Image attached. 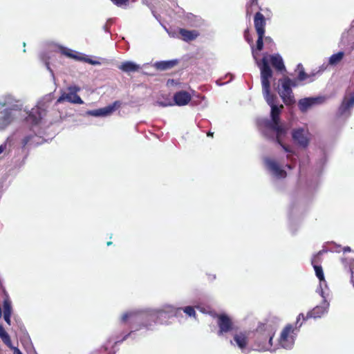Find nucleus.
Masks as SVG:
<instances>
[{
    "instance_id": "nucleus-1",
    "label": "nucleus",
    "mask_w": 354,
    "mask_h": 354,
    "mask_svg": "<svg viewBox=\"0 0 354 354\" xmlns=\"http://www.w3.org/2000/svg\"><path fill=\"white\" fill-rule=\"evenodd\" d=\"M258 38L256 45L252 44L251 51L252 57L256 64L260 69L261 80L262 85V92L264 99L267 104L270 106V118H263L258 121V124L261 128L262 134L268 140L277 142L281 148L287 153L286 158L291 162L286 164V167L289 169L295 168L297 154L289 146L283 144V140L288 136L290 126L281 121V114L283 109L282 104H277V97L270 93V80L273 75V71L268 64V55H263L261 60L258 58L259 52L263 48L264 35L257 33Z\"/></svg>"
},
{
    "instance_id": "nucleus-2",
    "label": "nucleus",
    "mask_w": 354,
    "mask_h": 354,
    "mask_svg": "<svg viewBox=\"0 0 354 354\" xmlns=\"http://www.w3.org/2000/svg\"><path fill=\"white\" fill-rule=\"evenodd\" d=\"M174 308L170 306L157 308H133L124 311L118 319L120 326L131 324V330L115 335V344H120L131 338L138 337L147 331H153L157 325L168 326L169 318L173 315Z\"/></svg>"
},
{
    "instance_id": "nucleus-3",
    "label": "nucleus",
    "mask_w": 354,
    "mask_h": 354,
    "mask_svg": "<svg viewBox=\"0 0 354 354\" xmlns=\"http://www.w3.org/2000/svg\"><path fill=\"white\" fill-rule=\"evenodd\" d=\"M50 103V95H46L31 110L24 109V111L27 114L26 117L24 119V132L27 128H29L31 131L28 135H24V147L26 145L37 146L42 143L43 139L37 136L39 131L38 125L46 115Z\"/></svg>"
},
{
    "instance_id": "nucleus-4",
    "label": "nucleus",
    "mask_w": 354,
    "mask_h": 354,
    "mask_svg": "<svg viewBox=\"0 0 354 354\" xmlns=\"http://www.w3.org/2000/svg\"><path fill=\"white\" fill-rule=\"evenodd\" d=\"M216 324L218 328L217 335L229 341L231 346L237 347L244 354L249 353L248 333L236 326L232 318L225 313L217 315Z\"/></svg>"
},
{
    "instance_id": "nucleus-5",
    "label": "nucleus",
    "mask_w": 354,
    "mask_h": 354,
    "mask_svg": "<svg viewBox=\"0 0 354 354\" xmlns=\"http://www.w3.org/2000/svg\"><path fill=\"white\" fill-rule=\"evenodd\" d=\"M275 334L273 326L270 324H260L256 330L254 343L255 350L258 351H270L274 352L275 349H272V339Z\"/></svg>"
},
{
    "instance_id": "nucleus-6",
    "label": "nucleus",
    "mask_w": 354,
    "mask_h": 354,
    "mask_svg": "<svg viewBox=\"0 0 354 354\" xmlns=\"http://www.w3.org/2000/svg\"><path fill=\"white\" fill-rule=\"evenodd\" d=\"M303 322L295 324V327L293 328L291 324H288L282 330L280 337L279 339V345L286 350H290L293 348L295 341V337L297 335L299 328L302 326Z\"/></svg>"
},
{
    "instance_id": "nucleus-7",
    "label": "nucleus",
    "mask_w": 354,
    "mask_h": 354,
    "mask_svg": "<svg viewBox=\"0 0 354 354\" xmlns=\"http://www.w3.org/2000/svg\"><path fill=\"white\" fill-rule=\"evenodd\" d=\"M81 90L80 87L77 85H70L67 87L68 92H62L61 95L56 100L55 105L57 106L64 101H67L72 104H84V101L77 95Z\"/></svg>"
},
{
    "instance_id": "nucleus-8",
    "label": "nucleus",
    "mask_w": 354,
    "mask_h": 354,
    "mask_svg": "<svg viewBox=\"0 0 354 354\" xmlns=\"http://www.w3.org/2000/svg\"><path fill=\"white\" fill-rule=\"evenodd\" d=\"M330 303L326 298H322V301L319 305L316 306L311 310L308 311L306 316L305 317L303 313H300L296 321V324H300V319L302 318L304 321L310 319H318L321 318L323 315L326 314L328 311Z\"/></svg>"
},
{
    "instance_id": "nucleus-9",
    "label": "nucleus",
    "mask_w": 354,
    "mask_h": 354,
    "mask_svg": "<svg viewBox=\"0 0 354 354\" xmlns=\"http://www.w3.org/2000/svg\"><path fill=\"white\" fill-rule=\"evenodd\" d=\"M263 162L267 171L273 178L281 180L286 178L287 172L276 160L265 157Z\"/></svg>"
},
{
    "instance_id": "nucleus-10",
    "label": "nucleus",
    "mask_w": 354,
    "mask_h": 354,
    "mask_svg": "<svg viewBox=\"0 0 354 354\" xmlns=\"http://www.w3.org/2000/svg\"><path fill=\"white\" fill-rule=\"evenodd\" d=\"M280 82L281 89L279 91V94L281 97L283 103L287 106H291L294 104L295 103V100L290 84L292 79L288 77H286L280 80Z\"/></svg>"
},
{
    "instance_id": "nucleus-11",
    "label": "nucleus",
    "mask_w": 354,
    "mask_h": 354,
    "mask_svg": "<svg viewBox=\"0 0 354 354\" xmlns=\"http://www.w3.org/2000/svg\"><path fill=\"white\" fill-rule=\"evenodd\" d=\"M59 48L62 55H64L68 57L72 58L76 61L86 62V63L90 64L93 66L101 65L100 62H99L97 60L93 59L90 58L88 55H86L84 53H79L75 50H71L67 47L63 46H59Z\"/></svg>"
},
{
    "instance_id": "nucleus-12",
    "label": "nucleus",
    "mask_w": 354,
    "mask_h": 354,
    "mask_svg": "<svg viewBox=\"0 0 354 354\" xmlns=\"http://www.w3.org/2000/svg\"><path fill=\"white\" fill-rule=\"evenodd\" d=\"M325 96H313L301 98L298 101V107L302 113L306 112L311 107L325 102Z\"/></svg>"
},
{
    "instance_id": "nucleus-13",
    "label": "nucleus",
    "mask_w": 354,
    "mask_h": 354,
    "mask_svg": "<svg viewBox=\"0 0 354 354\" xmlns=\"http://www.w3.org/2000/svg\"><path fill=\"white\" fill-rule=\"evenodd\" d=\"M120 105L121 102L120 101H115L111 104H109L105 107L95 110L87 111L85 112L84 115H89L93 117H106L110 115Z\"/></svg>"
},
{
    "instance_id": "nucleus-14",
    "label": "nucleus",
    "mask_w": 354,
    "mask_h": 354,
    "mask_svg": "<svg viewBox=\"0 0 354 354\" xmlns=\"http://www.w3.org/2000/svg\"><path fill=\"white\" fill-rule=\"evenodd\" d=\"M292 138L294 143L297 145L306 148L309 145V139L306 136V131L304 128L299 127L292 131Z\"/></svg>"
},
{
    "instance_id": "nucleus-15",
    "label": "nucleus",
    "mask_w": 354,
    "mask_h": 354,
    "mask_svg": "<svg viewBox=\"0 0 354 354\" xmlns=\"http://www.w3.org/2000/svg\"><path fill=\"white\" fill-rule=\"evenodd\" d=\"M17 102L18 101H16L11 95H5L0 99V106L6 107L4 110H9L19 117L21 115V109L20 106L17 104Z\"/></svg>"
},
{
    "instance_id": "nucleus-16",
    "label": "nucleus",
    "mask_w": 354,
    "mask_h": 354,
    "mask_svg": "<svg viewBox=\"0 0 354 354\" xmlns=\"http://www.w3.org/2000/svg\"><path fill=\"white\" fill-rule=\"evenodd\" d=\"M268 64H270L278 72H284L286 71L283 59L279 53L268 55Z\"/></svg>"
},
{
    "instance_id": "nucleus-17",
    "label": "nucleus",
    "mask_w": 354,
    "mask_h": 354,
    "mask_svg": "<svg viewBox=\"0 0 354 354\" xmlns=\"http://www.w3.org/2000/svg\"><path fill=\"white\" fill-rule=\"evenodd\" d=\"M324 252H326L324 250L319 251L316 254L313 255L311 259V264L314 268L315 275L319 280H322V279L325 278L322 267L319 265L320 256Z\"/></svg>"
},
{
    "instance_id": "nucleus-18",
    "label": "nucleus",
    "mask_w": 354,
    "mask_h": 354,
    "mask_svg": "<svg viewBox=\"0 0 354 354\" xmlns=\"http://www.w3.org/2000/svg\"><path fill=\"white\" fill-rule=\"evenodd\" d=\"M17 118V114L12 113L11 111H9V110L0 111V131L5 129Z\"/></svg>"
},
{
    "instance_id": "nucleus-19",
    "label": "nucleus",
    "mask_w": 354,
    "mask_h": 354,
    "mask_svg": "<svg viewBox=\"0 0 354 354\" xmlns=\"http://www.w3.org/2000/svg\"><path fill=\"white\" fill-rule=\"evenodd\" d=\"M174 105L179 106L187 105L192 99L191 95L185 91H179L174 94Z\"/></svg>"
},
{
    "instance_id": "nucleus-20",
    "label": "nucleus",
    "mask_w": 354,
    "mask_h": 354,
    "mask_svg": "<svg viewBox=\"0 0 354 354\" xmlns=\"http://www.w3.org/2000/svg\"><path fill=\"white\" fill-rule=\"evenodd\" d=\"M170 306L171 307H173L174 308V311H173V315L171 316L169 319H170L171 318L174 317H176V313L179 310H183L188 317H192V318H194V319H196V310L194 309V307L192 306H186L185 307H180V308H176L174 306L171 305V304H165L162 306H160V307H162L164 306ZM169 321V320H168ZM169 323H171L170 322H169ZM170 324H169L168 325H169Z\"/></svg>"
},
{
    "instance_id": "nucleus-21",
    "label": "nucleus",
    "mask_w": 354,
    "mask_h": 354,
    "mask_svg": "<svg viewBox=\"0 0 354 354\" xmlns=\"http://www.w3.org/2000/svg\"><path fill=\"white\" fill-rule=\"evenodd\" d=\"M266 24L264 15L261 12H257L254 17V25L257 33L265 34Z\"/></svg>"
},
{
    "instance_id": "nucleus-22",
    "label": "nucleus",
    "mask_w": 354,
    "mask_h": 354,
    "mask_svg": "<svg viewBox=\"0 0 354 354\" xmlns=\"http://www.w3.org/2000/svg\"><path fill=\"white\" fill-rule=\"evenodd\" d=\"M354 106V91L350 95L348 98L345 97L338 109V113L340 115H344L348 110Z\"/></svg>"
},
{
    "instance_id": "nucleus-23",
    "label": "nucleus",
    "mask_w": 354,
    "mask_h": 354,
    "mask_svg": "<svg viewBox=\"0 0 354 354\" xmlns=\"http://www.w3.org/2000/svg\"><path fill=\"white\" fill-rule=\"evenodd\" d=\"M0 337L1 338L2 341L4 342V344L7 346H8L11 349L14 350V354H22V353L21 352V351L19 348H17L12 345V342H11L9 335L6 331V330L4 329L3 326L1 324H0Z\"/></svg>"
},
{
    "instance_id": "nucleus-24",
    "label": "nucleus",
    "mask_w": 354,
    "mask_h": 354,
    "mask_svg": "<svg viewBox=\"0 0 354 354\" xmlns=\"http://www.w3.org/2000/svg\"><path fill=\"white\" fill-rule=\"evenodd\" d=\"M185 21L192 27L199 28L204 25V20L200 16L192 13H188L186 15Z\"/></svg>"
},
{
    "instance_id": "nucleus-25",
    "label": "nucleus",
    "mask_w": 354,
    "mask_h": 354,
    "mask_svg": "<svg viewBox=\"0 0 354 354\" xmlns=\"http://www.w3.org/2000/svg\"><path fill=\"white\" fill-rule=\"evenodd\" d=\"M178 64L177 59L158 61L154 63L153 66L159 71H166L175 66Z\"/></svg>"
},
{
    "instance_id": "nucleus-26",
    "label": "nucleus",
    "mask_w": 354,
    "mask_h": 354,
    "mask_svg": "<svg viewBox=\"0 0 354 354\" xmlns=\"http://www.w3.org/2000/svg\"><path fill=\"white\" fill-rule=\"evenodd\" d=\"M297 68H299V71L297 75V80L299 82H303L308 80V82H312L315 80V73H311L308 74L305 72L304 68L301 64L297 65Z\"/></svg>"
},
{
    "instance_id": "nucleus-27",
    "label": "nucleus",
    "mask_w": 354,
    "mask_h": 354,
    "mask_svg": "<svg viewBox=\"0 0 354 354\" xmlns=\"http://www.w3.org/2000/svg\"><path fill=\"white\" fill-rule=\"evenodd\" d=\"M19 142V136L17 137L15 133L11 135L7 138L6 141L3 144L0 145V154L2 153L7 149L8 146H9V147H15L17 145V144Z\"/></svg>"
},
{
    "instance_id": "nucleus-28",
    "label": "nucleus",
    "mask_w": 354,
    "mask_h": 354,
    "mask_svg": "<svg viewBox=\"0 0 354 354\" xmlns=\"http://www.w3.org/2000/svg\"><path fill=\"white\" fill-rule=\"evenodd\" d=\"M179 34L182 37V39L187 42L194 40L199 35V32L197 30H189L184 28L179 30Z\"/></svg>"
},
{
    "instance_id": "nucleus-29",
    "label": "nucleus",
    "mask_w": 354,
    "mask_h": 354,
    "mask_svg": "<svg viewBox=\"0 0 354 354\" xmlns=\"http://www.w3.org/2000/svg\"><path fill=\"white\" fill-rule=\"evenodd\" d=\"M140 65L132 61H126L122 62L118 68L125 73L136 72L140 69Z\"/></svg>"
},
{
    "instance_id": "nucleus-30",
    "label": "nucleus",
    "mask_w": 354,
    "mask_h": 354,
    "mask_svg": "<svg viewBox=\"0 0 354 354\" xmlns=\"http://www.w3.org/2000/svg\"><path fill=\"white\" fill-rule=\"evenodd\" d=\"M24 349L27 354H37L28 333L24 330Z\"/></svg>"
},
{
    "instance_id": "nucleus-31",
    "label": "nucleus",
    "mask_w": 354,
    "mask_h": 354,
    "mask_svg": "<svg viewBox=\"0 0 354 354\" xmlns=\"http://www.w3.org/2000/svg\"><path fill=\"white\" fill-rule=\"evenodd\" d=\"M316 292H317L322 298L327 299L330 295V290L327 286L326 281L325 278L319 280V285L316 289Z\"/></svg>"
},
{
    "instance_id": "nucleus-32",
    "label": "nucleus",
    "mask_w": 354,
    "mask_h": 354,
    "mask_svg": "<svg viewBox=\"0 0 354 354\" xmlns=\"http://www.w3.org/2000/svg\"><path fill=\"white\" fill-rule=\"evenodd\" d=\"M112 342V337H109L106 342L102 345V349L106 354H116L119 348L117 347L118 344H115V341Z\"/></svg>"
},
{
    "instance_id": "nucleus-33",
    "label": "nucleus",
    "mask_w": 354,
    "mask_h": 354,
    "mask_svg": "<svg viewBox=\"0 0 354 354\" xmlns=\"http://www.w3.org/2000/svg\"><path fill=\"white\" fill-rule=\"evenodd\" d=\"M344 57V51H339L337 53L332 55L328 59V65L335 66L339 63Z\"/></svg>"
},
{
    "instance_id": "nucleus-34",
    "label": "nucleus",
    "mask_w": 354,
    "mask_h": 354,
    "mask_svg": "<svg viewBox=\"0 0 354 354\" xmlns=\"http://www.w3.org/2000/svg\"><path fill=\"white\" fill-rule=\"evenodd\" d=\"M319 183H320V181H319L318 176L315 177V179L308 180V182H307L308 191L310 193L314 192L318 188Z\"/></svg>"
},
{
    "instance_id": "nucleus-35",
    "label": "nucleus",
    "mask_w": 354,
    "mask_h": 354,
    "mask_svg": "<svg viewBox=\"0 0 354 354\" xmlns=\"http://www.w3.org/2000/svg\"><path fill=\"white\" fill-rule=\"evenodd\" d=\"M40 59L44 62L46 69L50 73L51 76L55 78L54 73L52 68L50 66V63L48 62L49 57L47 56L46 53H42L40 55Z\"/></svg>"
},
{
    "instance_id": "nucleus-36",
    "label": "nucleus",
    "mask_w": 354,
    "mask_h": 354,
    "mask_svg": "<svg viewBox=\"0 0 354 354\" xmlns=\"http://www.w3.org/2000/svg\"><path fill=\"white\" fill-rule=\"evenodd\" d=\"M59 117L57 119H55L52 121H50V123H56V122H61L63 120H64L68 117H71L73 115V113L68 111H66V113H64L63 111H58Z\"/></svg>"
},
{
    "instance_id": "nucleus-37",
    "label": "nucleus",
    "mask_w": 354,
    "mask_h": 354,
    "mask_svg": "<svg viewBox=\"0 0 354 354\" xmlns=\"http://www.w3.org/2000/svg\"><path fill=\"white\" fill-rule=\"evenodd\" d=\"M3 306V315H11V313H12L11 302L8 296H6V298L4 299Z\"/></svg>"
},
{
    "instance_id": "nucleus-38",
    "label": "nucleus",
    "mask_w": 354,
    "mask_h": 354,
    "mask_svg": "<svg viewBox=\"0 0 354 354\" xmlns=\"http://www.w3.org/2000/svg\"><path fill=\"white\" fill-rule=\"evenodd\" d=\"M154 105L161 106V107H167V106H171L174 105L173 102L169 99H165L163 100H158L154 102Z\"/></svg>"
},
{
    "instance_id": "nucleus-39",
    "label": "nucleus",
    "mask_w": 354,
    "mask_h": 354,
    "mask_svg": "<svg viewBox=\"0 0 354 354\" xmlns=\"http://www.w3.org/2000/svg\"><path fill=\"white\" fill-rule=\"evenodd\" d=\"M243 37L245 40L251 46L253 44V38L252 35L250 34L249 28H246L243 32Z\"/></svg>"
},
{
    "instance_id": "nucleus-40",
    "label": "nucleus",
    "mask_w": 354,
    "mask_h": 354,
    "mask_svg": "<svg viewBox=\"0 0 354 354\" xmlns=\"http://www.w3.org/2000/svg\"><path fill=\"white\" fill-rule=\"evenodd\" d=\"M258 4V0H249L248 3H247L246 8H247V14H249L250 12H252V7L254 6H257Z\"/></svg>"
},
{
    "instance_id": "nucleus-41",
    "label": "nucleus",
    "mask_w": 354,
    "mask_h": 354,
    "mask_svg": "<svg viewBox=\"0 0 354 354\" xmlns=\"http://www.w3.org/2000/svg\"><path fill=\"white\" fill-rule=\"evenodd\" d=\"M115 6L118 7H121L123 5H125L129 0H111Z\"/></svg>"
},
{
    "instance_id": "nucleus-42",
    "label": "nucleus",
    "mask_w": 354,
    "mask_h": 354,
    "mask_svg": "<svg viewBox=\"0 0 354 354\" xmlns=\"http://www.w3.org/2000/svg\"><path fill=\"white\" fill-rule=\"evenodd\" d=\"M89 354H104V350L102 349V346L97 348L92 351Z\"/></svg>"
},
{
    "instance_id": "nucleus-43",
    "label": "nucleus",
    "mask_w": 354,
    "mask_h": 354,
    "mask_svg": "<svg viewBox=\"0 0 354 354\" xmlns=\"http://www.w3.org/2000/svg\"><path fill=\"white\" fill-rule=\"evenodd\" d=\"M264 41H265V43L267 44H274V41L272 40V39L268 36V37H265L264 36Z\"/></svg>"
},
{
    "instance_id": "nucleus-44",
    "label": "nucleus",
    "mask_w": 354,
    "mask_h": 354,
    "mask_svg": "<svg viewBox=\"0 0 354 354\" xmlns=\"http://www.w3.org/2000/svg\"><path fill=\"white\" fill-rule=\"evenodd\" d=\"M111 22V19H109L106 22V24L104 26V30L105 32H109L110 30H109V24Z\"/></svg>"
},
{
    "instance_id": "nucleus-45",
    "label": "nucleus",
    "mask_w": 354,
    "mask_h": 354,
    "mask_svg": "<svg viewBox=\"0 0 354 354\" xmlns=\"http://www.w3.org/2000/svg\"><path fill=\"white\" fill-rule=\"evenodd\" d=\"M298 82H299V81H298V80H297V77L296 79H295V80H292V82H291V83H290V84H291V87L292 88V87H296V86H297L299 85Z\"/></svg>"
},
{
    "instance_id": "nucleus-46",
    "label": "nucleus",
    "mask_w": 354,
    "mask_h": 354,
    "mask_svg": "<svg viewBox=\"0 0 354 354\" xmlns=\"http://www.w3.org/2000/svg\"><path fill=\"white\" fill-rule=\"evenodd\" d=\"M10 317H11V315H3L4 320L9 325L10 324Z\"/></svg>"
},
{
    "instance_id": "nucleus-47",
    "label": "nucleus",
    "mask_w": 354,
    "mask_h": 354,
    "mask_svg": "<svg viewBox=\"0 0 354 354\" xmlns=\"http://www.w3.org/2000/svg\"><path fill=\"white\" fill-rule=\"evenodd\" d=\"M326 67H327V65H325L324 64H323L319 67V71H317V73H322L323 71H324L326 69Z\"/></svg>"
},
{
    "instance_id": "nucleus-48",
    "label": "nucleus",
    "mask_w": 354,
    "mask_h": 354,
    "mask_svg": "<svg viewBox=\"0 0 354 354\" xmlns=\"http://www.w3.org/2000/svg\"><path fill=\"white\" fill-rule=\"evenodd\" d=\"M351 250V248L348 247V246H346V247H344L343 248V252H350Z\"/></svg>"
},
{
    "instance_id": "nucleus-49",
    "label": "nucleus",
    "mask_w": 354,
    "mask_h": 354,
    "mask_svg": "<svg viewBox=\"0 0 354 354\" xmlns=\"http://www.w3.org/2000/svg\"><path fill=\"white\" fill-rule=\"evenodd\" d=\"M226 76H230V79L227 82H230L233 80L234 75L232 73H227Z\"/></svg>"
},
{
    "instance_id": "nucleus-50",
    "label": "nucleus",
    "mask_w": 354,
    "mask_h": 354,
    "mask_svg": "<svg viewBox=\"0 0 354 354\" xmlns=\"http://www.w3.org/2000/svg\"><path fill=\"white\" fill-rule=\"evenodd\" d=\"M209 279H212V280L215 279H216V275L215 274L209 275Z\"/></svg>"
},
{
    "instance_id": "nucleus-51",
    "label": "nucleus",
    "mask_w": 354,
    "mask_h": 354,
    "mask_svg": "<svg viewBox=\"0 0 354 354\" xmlns=\"http://www.w3.org/2000/svg\"><path fill=\"white\" fill-rule=\"evenodd\" d=\"M213 134H214L213 132L209 131L207 135L209 137H213Z\"/></svg>"
},
{
    "instance_id": "nucleus-52",
    "label": "nucleus",
    "mask_w": 354,
    "mask_h": 354,
    "mask_svg": "<svg viewBox=\"0 0 354 354\" xmlns=\"http://www.w3.org/2000/svg\"><path fill=\"white\" fill-rule=\"evenodd\" d=\"M216 83H217V84H218V85H220V86H221V85H223V84H224V83H221V82H220V80H217V81H216Z\"/></svg>"
},
{
    "instance_id": "nucleus-53",
    "label": "nucleus",
    "mask_w": 354,
    "mask_h": 354,
    "mask_svg": "<svg viewBox=\"0 0 354 354\" xmlns=\"http://www.w3.org/2000/svg\"><path fill=\"white\" fill-rule=\"evenodd\" d=\"M111 244H112V242H111V241L107 242V245H110Z\"/></svg>"
},
{
    "instance_id": "nucleus-54",
    "label": "nucleus",
    "mask_w": 354,
    "mask_h": 354,
    "mask_svg": "<svg viewBox=\"0 0 354 354\" xmlns=\"http://www.w3.org/2000/svg\"><path fill=\"white\" fill-rule=\"evenodd\" d=\"M293 212H294V209H292V212H291V214H293Z\"/></svg>"
}]
</instances>
